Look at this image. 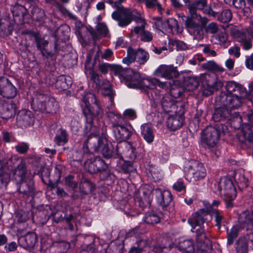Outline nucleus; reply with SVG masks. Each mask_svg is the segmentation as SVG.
<instances>
[{"label":"nucleus","mask_w":253,"mask_h":253,"mask_svg":"<svg viewBox=\"0 0 253 253\" xmlns=\"http://www.w3.org/2000/svg\"><path fill=\"white\" fill-rule=\"evenodd\" d=\"M222 91L215 98L216 105H224L229 108L237 109L244 102L246 88L234 81L227 82Z\"/></svg>","instance_id":"f257e3e1"},{"label":"nucleus","mask_w":253,"mask_h":253,"mask_svg":"<svg viewBox=\"0 0 253 253\" xmlns=\"http://www.w3.org/2000/svg\"><path fill=\"white\" fill-rule=\"evenodd\" d=\"M208 209H202L194 213L188 220L191 225V231L196 233V245L198 253H210L212 247L210 240L206 237L203 229L205 216L208 214Z\"/></svg>","instance_id":"f03ea898"},{"label":"nucleus","mask_w":253,"mask_h":253,"mask_svg":"<svg viewBox=\"0 0 253 253\" xmlns=\"http://www.w3.org/2000/svg\"><path fill=\"white\" fill-rule=\"evenodd\" d=\"M83 149L84 153H88L89 149H92L95 152L101 151L105 158H117L116 149L114 152L109 148L106 138L95 134H91L88 137L84 143Z\"/></svg>","instance_id":"7ed1b4c3"},{"label":"nucleus","mask_w":253,"mask_h":253,"mask_svg":"<svg viewBox=\"0 0 253 253\" xmlns=\"http://www.w3.org/2000/svg\"><path fill=\"white\" fill-rule=\"evenodd\" d=\"M31 105L35 110L47 113H55L58 108V102L54 98L40 91L36 93Z\"/></svg>","instance_id":"20e7f679"},{"label":"nucleus","mask_w":253,"mask_h":253,"mask_svg":"<svg viewBox=\"0 0 253 253\" xmlns=\"http://www.w3.org/2000/svg\"><path fill=\"white\" fill-rule=\"evenodd\" d=\"M113 19L118 22L120 27H124L129 24L132 20L137 24L138 22H142L141 14L136 10H130L124 7L118 8L112 14Z\"/></svg>","instance_id":"39448f33"},{"label":"nucleus","mask_w":253,"mask_h":253,"mask_svg":"<svg viewBox=\"0 0 253 253\" xmlns=\"http://www.w3.org/2000/svg\"><path fill=\"white\" fill-rule=\"evenodd\" d=\"M216 109L212 115V119L214 122H221L227 120L230 121V124L232 126L235 128H238L240 125L242 121L241 116L236 113L234 112L232 113L231 111L229 109L228 106L221 105Z\"/></svg>","instance_id":"423d86ee"},{"label":"nucleus","mask_w":253,"mask_h":253,"mask_svg":"<svg viewBox=\"0 0 253 253\" xmlns=\"http://www.w3.org/2000/svg\"><path fill=\"white\" fill-rule=\"evenodd\" d=\"M227 131V126L222 123L217 124L214 126H208L203 131L202 141L209 146L213 147L218 140L219 134Z\"/></svg>","instance_id":"0eeeda50"},{"label":"nucleus","mask_w":253,"mask_h":253,"mask_svg":"<svg viewBox=\"0 0 253 253\" xmlns=\"http://www.w3.org/2000/svg\"><path fill=\"white\" fill-rule=\"evenodd\" d=\"M85 107L83 113L86 117V123L89 126L93 123V117L99 115L101 109L99 106L96 96L93 93H89L87 97L84 99Z\"/></svg>","instance_id":"6e6552de"},{"label":"nucleus","mask_w":253,"mask_h":253,"mask_svg":"<svg viewBox=\"0 0 253 253\" xmlns=\"http://www.w3.org/2000/svg\"><path fill=\"white\" fill-rule=\"evenodd\" d=\"M185 177L189 181H196L204 178L206 170L203 165L195 161L189 162L184 168Z\"/></svg>","instance_id":"1a4fd4ad"},{"label":"nucleus","mask_w":253,"mask_h":253,"mask_svg":"<svg viewBox=\"0 0 253 253\" xmlns=\"http://www.w3.org/2000/svg\"><path fill=\"white\" fill-rule=\"evenodd\" d=\"M213 189L224 196L226 200H234L236 196V191L232 180L228 177H223L214 184Z\"/></svg>","instance_id":"9d476101"},{"label":"nucleus","mask_w":253,"mask_h":253,"mask_svg":"<svg viewBox=\"0 0 253 253\" xmlns=\"http://www.w3.org/2000/svg\"><path fill=\"white\" fill-rule=\"evenodd\" d=\"M135 149L130 142L119 143L116 147V157L124 160L133 161L136 155Z\"/></svg>","instance_id":"9b49d317"},{"label":"nucleus","mask_w":253,"mask_h":253,"mask_svg":"<svg viewBox=\"0 0 253 253\" xmlns=\"http://www.w3.org/2000/svg\"><path fill=\"white\" fill-rule=\"evenodd\" d=\"M157 28L163 33H171L173 29H175L177 33H181L182 30L180 29L176 20L174 18H169L163 20L161 18H157L155 22Z\"/></svg>","instance_id":"f8f14e48"},{"label":"nucleus","mask_w":253,"mask_h":253,"mask_svg":"<svg viewBox=\"0 0 253 253\" xmlns=\"http://www.w3.org/2000/svg\"><path fill=\"white\" fill-rule=\"evenodd\" d=\"M156 76L170 80L174 78H177L179 73L177 68L172 65H161L159 66L154 72Z\"/></svg>","instance_id":"ddd939ff"},{"label":"nucleus","mask_w":253,"mask_h":253,"mask_svg":"<svg viewBox=\"0 0 253 253\" xmlns=\"http://www.w3.org/2000/svg\"><path fill=\"white\" fill-rule=\"evenodd\" d=\"M86 170L91 173H94L105 170L107 165L100 157H95L87 160L84 164Z\"/></svg>","instance_id":"4468645a"},{"label":"nucleus","mask_w":253,"mask_h":253,"mask_svg":"<svg viewBox=\"0 0 253 253\" xmlns=\"http://www.w3.org/2000/svg\"><path fill=\"white\" fill-rule=\"evenodd\" d=\"M17 94L16 87L6 78H0V95L7 98H14Z\"/></svg>","instance_id":"2eb2a0df"},{"label":"nucleus","mask_w":253,"mask_h":253,"mask_svg":"<svg viewBox=\"0 0 253 253\" xmlns=\"http://www.w3.org/2000/svg\"><path fill=\"white\" fill-rule=\"evenodd\" d=\"M16 105L12 100H0V116L7 119L12 117L16 112Z\"/></svg>","instance_id":"dca6fc26"},{"label":"nucleus","mask_w":253,"mask_h":253,"mask_svg":"<svg viewBox=\"0 0 253 253\" xmlns=\"http://www.w3.org/2000/svg\"><path fill=\"white\" fill-rule=\"evenodd\" d=\"M142 20V22H137V25L134 27L132 32L136 35H139L141 41L145 42H150L152 40L153 36L150 32L145 30L147 24L143 17Z\"/></svg>","instance_id":"f3484780"},{"label":"nucleus","mask_w":253,"mask_h":253,"mask_svg":"<svg viewBox=\"0 0 253 253\" xmlns=\"http://www.w3.org/2000/svg\"><path fill=\"white\" fill-rule=\"evenodd\" d=\"M16 120L17 123L21 126H30L34 123V115L29 110H22L17 114Z\"/></svg>","instance_id":"a211bd4d"},{"label":"nucleus","mask_w":253,"mask_h":253,"mask_svg":"<svg viewBox=\"0 0 253 253\" xmlns=\"http://www.w3.org/2000/svg\"><path fill=\"white\" fill-rule=\"evenodd\" d=\"M37 235L34 233H28L25 236H21L18 239L19 245L27 250L33 249L37 242Z\"/></svg>","instance_id":"6ab92c4d"},{"label":"nucleus","mask_w":253,"mask_h":253,"mask_svg":"<svg viewBox=\"0 0 253 253\" xmlns=\"http://www.w3.org/2000/svg\"><path fill=\"white\" fill-rule=\"evenodd\" d=\"M247 35L250 36L253 38V30L252 28H249L243 32H239L237 34L238 41L241 43L242 47L245 50L251 49L253 45L251 40L247 39Z\"/></svg>","instance_id":"aec40b11"},{"label":"nucleus","mask_w":253,"mask_h":253,"mask_svg":"<svg viewBox=\"0 0 253 253\" xmlns=\"http://www.w3.org/2000/svg\"><path fill=\"white\" fill-rule=\"evenodd\" d=\"M184 118L175 113L174 115H169L167 120L166 125L168 128L171 130H175L180 128L183 123Z\"/></svg>","instance_id":"412c9836"},{"label":"nucleus","mask_w":253,"mask_h":253,"mask_svg":"<svg viewBox=\"0 0 253 253\" xmlns=\"http://www.w3.org/2000/svg\"><path fill=\"white\" fill-rule=\"evenodd\" d=\"M113 131L115 137L120 141H126L131 135V132L124 126L120 125H113Z\"/></svg>","instance_id":"4be33fe9"},{"label":"nucleus","mask_w":253,"mask_h":253,"mask_svg":"<svg viewBox=\"0 0 253 253\" xmlns=\"http://www.w3.org/2000/svg\"><path fill=\"white\" fill-rule=\"evenodd\" d=\"M168 83L167 82H162L159 80L153 79H142L141 83L139 88L141 89H154L156 85L160 87L164 88L168 86Z\"/></svg>","instance_id":"5701e85b"},{"label":"nucleus","mask_w":253,"mask_h":253,"mask_svg":"<svg viewBox=\"0 0 253 253\" xmlns=\"http://www.w3.org/2000/svg\"><path fill=\"white\" fill-rule=\"evenodd\" d=\"M152 190L149 186H144L139 190V198L136 196L138 200L143 204L150 205L152 200Z\"/></svg>","instance_id":"b1692460"},{"label":"nucleus","mask_w":253,"mask_h":253,"mask_svg":"<svg viewBox=\"0 0 253 253\" xmlns=\"http://www.w3.org/2000/svg\"><path fill=\"white\" fill-rule=\"evenodd\" d=\"M239 140L241 143L251 142L253 139V133L251 126L248 124L242 126L241 131L238 135Z\"/></svg>","instance_id":"393cba45"},{"label":"nucleus","mask_w":253,"mask_h":253,"mask_svg":"<svg viewBox=\"0 0 253 253\" xmlns=\"http://www.w3.org/2000/svg\"><path fill=\"white\" fill-rule=\"evenodd\" d=\"M126 75L124 80L125 84L130 88H139L142 81L140 74L132 71V74Z\"/></svg>","instance_id":"a878e982"},{"label":"nucleus","mask_w":253,"mask_h":253,"mask_svg":"<svg viewBox=\"0 0 253 253\" xmlns=\"http://www.w3.org/2000/svg\"><path fill=\"white\" fill-rule=\"evenodd\" d=\"M238 221L242 227H245L246 225L247 229H252L253 228V211L252 212L248 211L242 212L239 216Z\"/></svg>","instance_id":"bb28decb"},{"label":"nucleus","mask_w":253,"mask_h":253,"mask_svg":"<svg viewBox=\"0 0 253 253\" xmlns=\"http://www.w3.org/2000/svg\"><path fill=\"white\" fill-rule=\"evenodd\" d=\"M70 248V245L64 241L54 243L45 250V253H65Z\"/></svg>","instance_id":"cd10ccee"},{"label":"nucleus","mask_w":253,"mask_h":253,"mask_svg":"<svg viewBox=\"0 0 253 253\" xmlns=\"http://www.w3.org/2000/svg\"><path fill=\"white\" fill-rule=\"evenodd\" d=\"M162 107L166 112L177 113V104L175 103V100L167 96H164L162 101Z\"/></svg>","instance_id":"c85d7f7f"},{"label":"nucleus","mask_w":253,"mask_h":253,"mask_svg":"<svg viewBox=\"0 0 253 253\" xmlns=\"http://www.w3.org/2000/svg\"><path fill=\"white\" fill-rule=\"evenodd\" d=\"M19 191L27 196H33L34 192V182L31 179H26L19 182Z\"/></svg>","instance_id":"c756f323"},{"label":"nucleus","mask_w":253,"mask_h":253,"mask_svg":"<svg viewBox=\"0 0 253 253\" xmlns=\"http://www.w3.org/2000/svg\"><path fill=\"white\" fill-rule=\"evenodd\" d=\"M141 134L148 143H151L154 141V134L151 125L143 124L141 126Z\"/></svg>","instance_id":"7c9ffc66"},{"label":"nucleus","mask_w":253,"mask_h":253,"mask_svg":"<svg viewBox=\"0 0 253 253\" xmlns=\"http://www.w3.org/2000/svg\"><path fill=\"white\" fill-rule=\"evenodd\" d=\"M178 249L184 253H194L195 247L193 241L191 239L181 238L178 244Z\"/></svg>","instance_id":"2f4dec72"},{"label":"nucleus","mask_w":253,"mask_h":253,"mask_svg":"<svg viewBox=\"0 0 253 253\" xmlns=\"http://www.w3.org/2000/svg\"><path fill=\"white\" fill-rule=\"evenodd\" d=\"M26 172L25 164L21 162L13 172L14 178L17 183L24 180Z\"/></svg>","instance_id":"473e14b6"},{"label":"nucleus","mask_w":253,"mask_h":253,"mask_svg":"<svg viewBox=\"0 0 253 253\" xmlns=\"http://www.w3.org/2000/svg\"><path fill=\"white\" fill-rule=\"evenodd\" d=\"M111 71L115 75H117L120 79L124 80L127 75L132 74V70L129 69H124L121 66L119 65H112L111 66Z\"/></svg>","instance_id":"72a5a7b5"},{"label":"nucleus","mask_w":253,"mask_h":253,"mask_svg":"<svg viewBox=\"0 0 253 253\" xmlns=\"http://www.w3.org/2000/svg\"><path fill=\"white\" fill-rule=\"evenodd\" d=\"M159 196L158 197V201L162 207H167L171 202L172 197L170 191L164 190L158 192Z\"/></svg>","instance_id":"f704fd0d"},{"label":"nucleus","mask_w":253,"mask_h":253,"mask_svg":"<svg viewBox=\"0 0 253 253\" xmlns=\"http://www.w3.org/2000/svg\"><path fill=\"white\" fill-rule=\"evenodd\" d=\"M72 82L70 77L61 76L55 83L56 87L61 90H66L72 85Z\"/></svg>","instance_id":"c9c22d12"},{"label":"nucleus","mask_w":253,"mask_h":253,"mask_svg":"<svg viewBox=\"0 0 253 253\" xmlns=\"http://www.w3.org/2000/svg\"><path fill=\"white\" fill-rule=\"evenodd\" d=\"M135 60H136L140 64H144L149 59L148 53L141 48L137 50H134Z\"/></svg>","instance_id":"e433bc0d"},{"label":"nucleus","mask_w":253,"mask_h":253,"mask_svg":"<svg viewBox=\"0 0 253 253\" xmlns=\"http://www.w3.org/2000/svg\"><path fill=\"white\" fill-rule=\"evenodd\" d=\"M235 180L242 188L246 187L248 186V179L244 175V172L242 169L236 171L234 174Z\"/></svg>","instance_id":"4c0bfd02"},{"label":"nucleus","mask_w":253,"mask_h":253,"mask_svg":"<svg viewBox=\"0 0 253 253\" xmlns=\"http://www.w3.org/2000/svg\"><path fill=\"white\" fill-rule=\"evenodd\" d=\"M80 191L84 194H87L92 191L93 186L91 182L86 179H82L79 187Z\"/></svg>","instance_id":"58836bf2"},{"label":"nucleus","mask_w":253,"mask_h":253,"mask_svg":"<svg viewBox=\"0 0 253 253\" xmlns=\"http://www.w3.org/2000/svg\"><path fill=\"white\" fill-rule=\"evenodd\" d=\"M237 253H248V245L245 237H240L236 243V247Z\"/></svg>","instance_id":"ea45409f"},{"label":"nucleus","mask_w":253,"mask_h":253,"mask_svg":"<svg viewBox=\"0 0 253 253\" xmlns=\"http://www.w3.org/2000/svg\"><path fill=\"white\" fill-rule=\"evenodd\" d=\"M202 68L213 72H223L224 71V69L216 64L213 61H210L204 64L202 66Z\"/></svg>","instance_id":"a19ab883"},{"label":"nucleus","mask_w":253,"mask_h":253,"mask_svg":"<svg viewBox=\"0 0 253 253\" xmlns=\"http://www.w3.org/2000/svg\"><path fill=\"white\" fill-rule=\"evenodd\" d=\"M199 84L200 80L197 77H189L185 83L187 89L190 91L195 90Z\"/></svg>","instance_id":"79ce46f5"},{"label":"nucleus","mask_w":253,"mask_h":253,"mask_svg":"<svg viewBox=\"0 0 253 253\" xmlns=\"http://www.w3.org/2000/svg\"><path fill=\"white\" fill-rule=\"evenodd\" d=\"M10 178L9 174L4 171L3 165L0 162V187L6 186L10 180Z\"/></svg>","instance_id":"37998d69"},{"label":"nucleus","mask_w":253,"mask_h":253,"mask_svg":"<svg viewBox=\"0 0 253 253\" xmlns=\"http://www.w3.org/2000/svg\"><path fill=\"white\" fill-rule=\"evenodd\" d=\"M239 231L238 225L233 226L229 232H228L227 244L231 245L233 244L234 239L237 237Z\"/></svg>","instance_id":"c03bdc74"},{"label":"nucleus","mask_w":253,"mask_h":253,"mask_svg":"<svg viewBox=\"0 0 253 253\" xmlns=\"http://www.w3.org/2000/svg\"><path fill=\"white\" fill-rule=\"evenodd\" d=\"M232 18V12L228 9H225L223 10L220 14L218 16V19L223 23L229 22L231 20Z\"/></svg>","instance_id":"a18cd8bd"},{"label":"nucleus","mask_w":253,"mask_h":253,"mask_svg":"<svg viewBox=\"0 0 253 253\" xmlns=\"http://www.w3.org/2000/svg\"><path fill=\"white\" fill-rule=\"evenodd\" d=\"M33 36L35 39L37 47L38 49H42L47 45L48 43V41L42 38L39 34L34 33Z\"/></svg>","instance_id":"49530a36"},{"label":"nucleus","mask_w":253,"mask_h":253,"mask_svg":"<svg viewBox=\"0 0 253 253\" xmlns=\"http://www.w3.org/2000/svg\"><path fill=\"white\" fill-rule=\"evenodd\" d=\"M31 215V214L29 211H20L17 213L16 219L19 223L25 222L29 219Z\"/></svg>","instance_id":"de8ad7c7"},{"label":"nucleus","mask_w":253,"mask_h":253,"mask_svg":"<svg viewBox=\"0 0 253 253\" xmlns=\"http://www.w3.org/2000/svg\"><path fill=\"white\" fill-rule=\"evenodd\" d=\"M55 139L58 143H67L68 139L66 131L65 129L60 128L59 133L56 134Z\"/></svg>","instance_id":"09e8293b"},{"label":"nucleus","mask_w":253,"mask_h":253,"mask_svg":"<svg viewBox=\"0 0 253 253\" xmlns=\"http://www.w3.org/2000/svg\"><path fill=\"white\" fill-rule=\"evenodd\" d=\"M134 53V50L131 47H129L127 49V56L123 59V62L126 65H129L135 61Z\"/></svg>","instance_id":"8fccbe9b"},{"label":"nucleus","mask_w":253,"mask_h":253,"mask_svg":"<svg viewBox=\"0 0 253 253\" xmlns=\"http://www.w3.org/2000/svg\"><path fill=\"white\" fill-rule=\"evenodd\" d=\"M101 92L104 96H108L111 105L113 106L114 104V97L115 95V92L113 91L110 86L103 88L101 90Z\"/></svg>","instance_id":"3c124183"},{"label":"nucleus","mask_w":253,"mask_h":253,"mask_svg":"<svg viewBox=\"0 0 253 253\" xmlns=\"http://www.w3.org/2000/svg\"><path fill=\"white\" fill-rule=\"evenodd\" d=\"M139 2H144L147 8H151L157 7L160 11H161L162 8L157 0H138Z\"/></svg>","instance_id":"603ef678"},{"label":"nucleus","mask_w":253,"mask_h":253,"mask_svg":"<svg viewBox=\"0 0 253 253\" xmlns=\"http://www.w3.org/2000/svg\"><path fill=\"white\" fill-rule=\"evenodd\" d=\"M137 247H132L129 253H141L143 249L146 246V242L144 240H139L137 242Z\"/></svg>","instance_id":"864d4df0"},{"label":"nucleus","mask_w":253,"mask_h":253,"mask_svg":"<svg viewBox=\"0 0 253 253\" xmlns=\"http://www.w3.org/2000/svg\"><path fill=\"white\" fill-rule=\"evenodd\" d=\"M74 177L72 175H69L65 178V184L66 186L75 190L78 187V183L74 180Z\"/></svg>","instance_id":"5fc2aeb1"},{"label":"nucleus","mask_w":253,"mask_h":253,"mask_svg":"<svg viewBox=\"0 0 253 253\" xmlns=\"http://www.w3.org/2000/svg\"><path fill=\"white\" fill-rule=\"evenodd\" d=\"M159 216L154 213H151L147 215L144 219V221L148 224H156L160 221Z\"/></svg>","instance_id":"6e6d98bb"},{"label":"nucleus","mask_w":253,"mask_h":253,"mask_svg":"<svg viewBox=\"0 0 253 253\" xmlns=\"http://www.w3.org/2000/svg\"><path fill=\"white\" fill-rule=\"evenodd\" d=\"M125 162L122 165V169L125 173H128L133 171L134 168L133 166V161L124 160Z\"/></svg>","instance_id":"4d7b16f0"},{"label":"nucleus","mask_w":253,"mask_h":253,"mask_svg":"<svg viewBox=\"0 0 253 253\" xmlns=\"http://www.w3.org/2000/svg\"><path fill=\"white\" fill-rule=\"evenodd\" d=\"M193 35L198 40H201L203 38L204 32L203 28L199 24L196 28L193 30Z\"/></svg>","instance_id":"13d9d810"},{"label":"nucleus","mask_w":253,"mask_h":253,"mask_svg":"<svg viewBox=\"0 0 253 253\" xmlns=\"http://www.w3.org/2000/svg\"><path fill=\"white\" fill-rule=\"evenodd\" d=\"M212 216L214 218L216 222V226L219 229L221 227V222L223 218V216L217 211H214L212 212Z\"/></svg>","instance_id":"bf43d9fd"},{"label":"nucleus","mask_w":253,"mask_h":253,"mask_svg":"<svg viewBox=\"0 0 253 253\" xmlns=\"http://www.w3.org/2000/svg\"><path fill=\"white\" fill-rule=\"evenodd\" d=\"M192 18L187 17L185 21V26L186 29L189 30H193L195 28L199 25L196 23L193 19Z\"/></svg>","instance_id":"052dcab7"},{"label":"nucleus","mask_w":253,"mask_h":253,"mask_svg":"<svg viewBox=\"0 0 253 253\" xmlns=\"http://www.w3.org/2000/svg\"><path fill=\"white\" fill-rule=\"evenodd\" d=\"M15 149L19 153L24 154L26 153L28 150L29 145L25 143H19L15 146Z\"/></svg>","instance_id":"680f3d73"},{"label":"nucleus","mask_w":253,"mask_h":253,"mask_svg":"<svg viewBox=\"0 0 253 253\" xmlns=\"http://www.w3.org/2000/svg\"><path fill=\"white\" fill-rule=\"evenodd\" d=\"M172 44L175 45L178 50H186L188 48V45L181 41L174 40Z\"/></svg>","instance_id":"e2e57ef3"},{"label":"nucleus","mask_w":253,"mask_h":253,"mask_svg":"<svg viewBox=\"0 0 253 253\" xmlns=\"http://www.w3.org/2000/svg\"><path fill=\"white\" fill-rule=\"evenodd\" d=\"M214 38L217 39V41L215 42L214 43L220 44L225 43L227 39V35L225 33H223L219 34L217 36L212 37V39Z\"/></svg>","instance_id":"0e129e2a"},{"label":"nucleus","mask_w":253,"mask_h":253,"mask_svg":"<svg viewBox=\"0 0 253 253\" xmlns=\"http://www.w3.org/2000/svg\"><path fill=\"white\" fill-rule=\"evenodd\" d=\"M96 30L99 34L104 36H106L108 32L107 27L103 23L98 24L96 26Z\"/></svg>","instance_id":"69168bd1"},{"label":"nucleus","mask_w":253,"mask_h":253,"mask_svg":"<svg viewBox=\"0 0 253 253\" xmlns=\"http://www.w3.org/2000/svg\"><path fill=\"white\" fill-rule=\"evenodd\" d=\"M25 10L24 7L22 6H18L13 8L12 12L14 15L17 16H22L24 15V12Z\"/></svg>","instance_id":"338daca9"},{"label":"nucleus","mask_w":253,"mask_h":253,"mask_svg":"<svg viewBox=\"0 0 253 253\" xmlns=\"http://www.w3.org/2000/svg\"><path fill=\"white\" fill-rule=\"evenodd\" d=\"M240 48L238 46H234L229 49L228 53L230 55H234L235 57L238 58L240 56Z\"/></svg>","instance_id":"774afa93"}]
</instances>
